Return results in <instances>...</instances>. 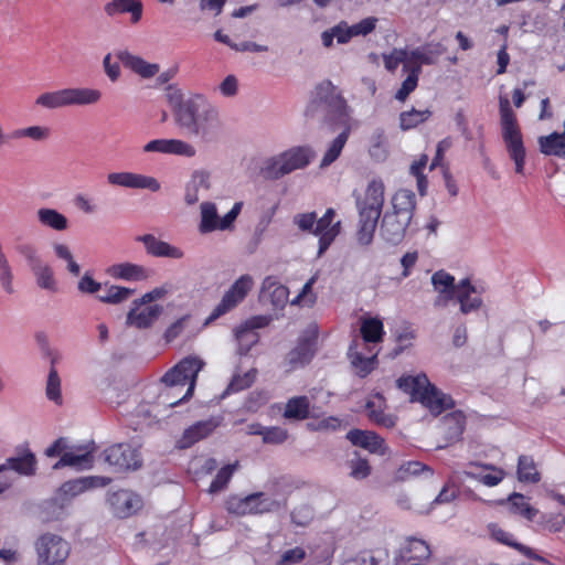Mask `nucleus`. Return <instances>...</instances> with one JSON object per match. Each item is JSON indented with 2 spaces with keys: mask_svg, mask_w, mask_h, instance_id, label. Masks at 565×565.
I'll return each instance as SVG.
<instances>
[{
  "mask_svg": "<svg viewBox=\"0 0 565 565\" xmlns=\"http://www.w3.org/2000/svg\"><path fill=\"white\" fill-rule=\"evenodd\" d=\"M177 124L189 134L204 140L212 139L220 129L216 109L202 95L183 99L180 90L169 95Z\"/></svg>",
  "mask_w": 565,
  "mask_h": 565,
  "instance_id": "1",
  "label": "nucleus"
},
{
  "mask_svg": "<svg viewBox=\"0 0 565 565\" xmlns=\"http://www.w3.org/2000/svg\"><path fill=\"white\" fill-rule=\"evenodd\" d=\"M384 191L383 181L373 179L369 182L363 196H356L355 203L359 212L356 239L361 245H369L373 241L384 205Z\"/></svg>",
  "mask_w": 565,
  "mask_h": 565,
  "instance_id": "2",
  "label": "nucleus"
},
{
  "mask_svg": "<svg viewBox=\"0 0 565 565\" xmlns=\"http://www.w3.org/2000/svg\"><path fill=\"white\" fill-rule=\"evenodd\" d=\"M397 387L408 394L411 401L419 402L434 415L455 406L452 397L433 385L425 374L403 375L397 380Z\"/></svg>",
  "mask_w": 565,
  "mask_h": 565,
  "instance_id": "3",
  "label": "nucleus"
},
{
  "mask_svg": "<svg viewBox=\"0 0 565 565\" xmlns=\"http://www.w3.org/2000/svg\"><path fill=\"white\" fill-rule=\"evenodd\" d=\"M203 366L204 362L200 358L190 355L182 359L162 376V382L167 386L162 395L167 397H174L173 390L178 386H186L184 394L180 398L175 401H167L169 406H177L192 397L198 374Z\"/></svg>",
  "mask_w": 565,
  "mask_h": 565,
  "instance_id": "4",
  "label": "nucleus"
},
{
  "mask_svg": "<svg viewBox=\"0 0 565 565\" xmlns=\"http://www.w3.org/2000/svg\"><path fill=\"white\" fill-rule=\"evenodd\" d=\"M499 110L503 142L510 158L515 163V172L521 174L524 170L526 152L516 115L507 97H500Z\"/></svg>",
  "mask_w": 565,
  "mask_h": 565,
  "instance_id": "5",
  "label": "nucleus"
},
{
  "mask_svg": "<svg viewBox=\"0 0 565 565\" xmlns=\"http://www.w3.org/2000/svg\"><path fill=\"white\" fill-rule=\"evenodd\" d=\"M334 209L329 207L320 218L316 212L299 213L294 216V223L300 231L319 237L318 255H322L341 232V222H334Z\"/></svg>",
  "mask_w": 565,
  "mask_h": 565,
  "instance_id": "6",
  "label": "nucleus"
},
{
  "mask_svg": "<svg viewBox=\"0 0 565 565\" xmlns=\"http://www.w3.org/2000/svg\"><path fill=\"white\" fill-rule=\"evenodd\" d=\"M100 98V90L95 88H63L39 95L35 99V105L45 109H56L68 106L94 105L98 103Z\"/></svg>",
  "mask_w": 565,
  "mask_h": 565,
  "instance_id": "7",
  "label": "nucleus"
},
{
  "mask_svg": "<svg viewBox=\"0 0 565 565\" xmlns=\"http://www.w3.org/2000/svg\"><path fill=\"white\" fill-rule=\"evenodd\" d=\"M274 502L266 499L263 492L250 493L246 497L230 495L225 502L228 514L236 516L257 515L271 511Z\"/></svg>",
  "mask_w": 565,
  "mask_h": 565,
  "instance_id": "8",
  "label": "nucleus"
},
{
  "mask_svg": "<svg viewBox=\"0 0 565 565\" xmlns=\"http://www.w3.org/2000/svg\"><path fill=\"white\" fill-rule=\"evenodd\" d=\"M38 565H62L70 554V545L61 536L46 533L35 543Z\"/></svg>",
  "mask_w": 565,
  "mask_h": 565,
  "instance_id": "9",
  "label": "nucleus"
},
{
  "mask_svg": "<svg viewBox=\"0 0 565 565\" xmlns=\"http://www.w3.org/2000/svg\"><path fill=\"white\" fill-rule=\"evenodd\" d=\"M253 286L254 280L250 275L245 274L237 278L230 287V289L224 294L221 301L215 306L207 318V322L214 321L235 309L241 302L244 301Z\"/></svg>",
  "mask_w": 565,
  "mask_h": 565,
  "instance_id": "10",
  "label": "nucleus"
},
{
  "mask_svg": "<svg viewBox=\"0 0 565 565\" xmlns=\"http://www.w3.org/2000/svg\"><path fill=\"white\" fill-rule=\"evenodd\" d=\"M105 460L116 471L136 470L141 467L139 450L129 444L120 443L105 449Z\"/></svg>",
  "mask_w": 565,
  "mask_h": 565,
  "instance_id": "11",
  "label": "nucleus"
},
{
  "mask_svg": "<svg viewBox=\"0 0 565 565\" xmlns=\"http://www.w3.org/2000/svg\"><path fill=\"white\" fill-rule=\"evenodd\" d=\"M353 348L354 340L349 347L348 358L354 373L359 377L364 379L377 367L380 349L374 343H367L365 347L361 345V348L359 347L355 350Z\"/></svg>",
  "mask_w": 565,
  "mask_h": 565,
  "instance_id": "12",
  "label": "nucleus"
},
{
  "mask_svg": "<svg viewBox=\"0 0 565 565\" xmlns=\"http://www.w3.org/2000/svg\"><path fill=\"white\" fill-rule=\"evenodd\" d=\"M430 555V546L426 541L411 536L399 548L393 565H424Z\"/></svg>",
  "mask_w": 565,
  "mask_h": 565,
  "instance_id": "13",
  "label": "nucleus"
},
{
  "mask_svg": "<svg viewBox=\"0 0 565 565\" xmlns=\"http://www.w3.org/2000/svg\"><path fill=\"white\" fill-rule=\"evenodd\" d=\"M315 103L323 104L329 115L337 118L347 116V102L342 95L337 92V87L331 81H323L316 87Z\"/></svg>",
  "mask_w": 565,
  "mask_h": 565,
  "instance_id": "14",
  "label": "nucleus"
},
{
  "mask_svg": "<svg viewBox=\"0 0 565 565\" xmlns=\"http://www.w3.org/2000/svg\"><path fill=\"white\" fill-rule=\"evenodd\" d=\"M107 503L113 514L119 519H127L142 508V500L138 494L122 489L109 492Z\"/></svg>",
  "mask_w": 565,
  "mask_h": 565,
  "instance_id": "15",
  "label": "nucleus"
},
{
  "mask_svg": "<svg viewBox=\"0 0 565 565\" xmlns=\"http://www.w3.org/2000/svg\"><path fill=\"white\" fill-rule=\"evenodd\" d=\"M107 181L111 185L128 189H148L152 192L160 190V183L156 178L134 172H111L107 175Z\"/></svg>",
  "mask_w": 565,
  "mask_h": 565,
  "instance_id": "16",
  "label": "nucleus"
},
{
  "mask_svg": "<svg viewBox=\"0 0 565 565\" xmlns=\"http://www.w3.org/2000/svg\"><path fill=\"white\" fill-rule=\"evenodd\" d=\"M431 285L438 296L434 300L435 308H445L455 299V294L458 289V284L455 277L444 269L437 270L431 276Z\"/></svg>",
  "mask_w": 565,
  "mask_h": 565,
  "instance_id": "17",
  "label": "nucleus"
},
{
  "mask_svg": "<svg viewBox=\"0 0 565 565\" xmlns=\"http://www.w3.org/2000/svg\"><path fill=\"white\" fill-rule=\"evenodd\" d=\"M446 47L440 44H426L419 47H416L409 52H407V61H405L404 68H415L418 66L419 73H422L423 65H431L436 62V58L444 54Z\"/></svg>",
  "mask_w": 565,
  "mask_h": 565,
  "instance_id": "18",
  "label": "nucleus"
},
{
  "mask_svg": "<svg viewBox=\"0 0 565 565\" xmlns=\"http://www.w3.org/2000/svg\"><path fill=\"white\" fill-rule=\"evenodd\" d=\"M386 399L382 393H375L365 404L369 419L377 426L392 428L396 425L397 417L386 413Z\"/></svg>",
  "mask_w": 565,
  "mask_h": 565,
  "instance_id": "19",
  "label": "nucleus"
},
{
  "mask_svg": "<svg viewBox=\"0 0 565 565\" xmlns=\"http://www.w3.org/2000/svg\"><path fill=\"white\" fill-rule=\"evenodd\" d=\"M411 221L386 212L381 223V236L388 243L397 245L403 241Z\"/></svg>",
  "mask_w": 565,
  "mask_h": 565,
  "instance_id": "20",
  "label": "nucleus"
},
{
  "mask_svg": "<svg viewBox=\"0 0 565 565\" xmlns=\"http://www.w3.org/2000/svg\"><path fill=\"white\" fill-rule=\"evenodd\" d=\"M347 438L354 446H359L372 454L385 455L387 447L385 440L376 433L371 430L351 429L347 434Z\"/></svg>",
  "mask_w": 565,
  "mask_h": 565,
  "instance_id": "21",
  "label": "nucleus"
},
{
  "mask_svg": "<svg viewBox=\"0 0 565 565\" xmlns=\"http://www.w3.org/2000/svg\"><path fill=\"white\" fill-rule=\"evenodd\" d=\"M284 160L282 171L287 174L305 169L315 158V151L309 146H297L281 152Z\"/></svg>",
  "mask_w": 565,
  "mask_h": 565,
  "instance_id": "22",
  "label": "nucleus"
},
{
  "mask_svg": "<svg viewBox=\"0 0 565 565\" xmlns=\"http://www.w3.org/2000/svg\"><path fill=\"white\" fill-rule=\"evenodd\" d=\"M139 299L134 301V307L127 315V323L138 329H146L152 326V323L159 318L162 312V307L159 305H152L141 308Z\"/></svg>",
  "mask_w": 565,
  "mask_h": 565,
  "instance_id": "23",
  "label": "nucleus"
},
{
  "mask_svg": "<svg viewBox=\"0 0 565 565\" xmlns=\"http://www.w3.org/2000/svg\"><path fill=\"white\" fill-rule=\"evenodd\" d=\"M289 290L279 284L274 277H266L259 294L264 303H270L275 309H281L288 301Z\"/></svg>",
  "mask_w": 565,
  "mask_h": 565,
  "instance_id": "24",
  "label": "nucleus"
},
{
  "mask_svg": "<svg viewBox=\"0 0 565 565\" xmlns=\"http://www.w3.org/2000/svg\"><path fill=\"white\" fill-rule=\"evenodd\" d=\"M318 333L315 329L310 337L301 338L298 344L287 354V362L290 370L308 364L313 356V347Z\"/></svg>",
  "mask_w": 565,
  "mask_h": 565,
  "instance_id": "25",
  "label": "nucleus"
},
{
  "mask_svg": "<svg viewBox=\"0 0 565 565\" xmlns=\"http://www.w3.org/2000/svg\"><path fill=\"white\" fill-rule=\"evenodd\" d=\"M477 294V288L469 278H465L458 282V289L455 299L460 305V312L468 315L478 310L482 306V298Z\"/></svg>",
  "mask_w": 565,
  "mask_h": 565,
  "instance_id": "26",
  "label": "nucleus"
},
{
  "mask_svg": "<svg viewBox=\"0 0 565 565\" xmlns=\"http://www.w3.org/2000/svg\"><path fill=\"white\" fill-rule=\"evenodd\" d=\"M218 424L220 423L214 418L194 423L184 430L181 438L179 439L178 443L180 448H190L201 439L206 438L215 430Z\"/></svg>",
  "mask_w": 565,
  "mask_h": 565,
  "instance_id": "27",
  "label": "nucleus"
},
{
  "mask_svg": "<svg viewBox=\"0 0 565 565\" xmlns=\"http://www.w3.org/2000/svg\"><path fill=\"white\" fill-rule=\"evenodd\" d=\"M360 338L354 339V348H361V345H366L367 343L379 344L383 341L384 326L381 319L379 318H364L361 321L360 327Z\"/></svg>",
  "mask_w": 565,
  "mask_h": 565,
  "instance_id": "28",
  "label": "nucleus"
},
{
  "mask_svg": "<svg viewBox=\"0 0 565 565\" xmlns=\"http://www.w3.org/2000/svg\"><path fill=\"white\" fill-rule=\"evenodd\" d=\"M468 467L469 468L477 467V468H482L484 470L490 471L488 473H476L471 470L463 471V475L467 478L473 479L487 487H495L505 478V471L502 468L497 467L491 463H482V462L471 461L468 463Z\"/></svg>",
  "mask_w": 565,
  "mask_h": 565,
  "instance_id": "29",
  "label": "nucleus"
},
{
  "mask_svg": "<svg viewBox=\"0 0 565 565\" xmlns=\"http://www.w3.org/2000/svg\"><path fill=\"white\" fill-rule=\"evenodd\" d=\"M140 241L145 244L147 253L154 257H168L180 259L184 255L182 249H180L179 247L170 245L167 242L160 241L151 234H146L141 236Z\"/></svg>",
  "mask_w": 565,
  "mask_h": 565,
  "instance_id": "30",
  "label": "nucleus"
},
{
  "mask_svg": "<svg viewBox=\"0 0 565 565\" xmlns=\"http://www.w3.org/2000/svg\"><path fill=\"white\" fill-rule=\"evenodd\" d=\"M142 9L143 6L140 0H111L104 7V11L108 17L130 13L132 23L140 21L142 17Z\"/></svg>",
  "mask_w": 565,
  "mask_h": 565,
  "instance_id": "31",
  "label": "nucleus"
},
{
  "mask_svg": "<svg viewBox=\"0 0 565 565\" xmlns=\"http://www.w3.org/2000/svg\"><path fill=\"white\" fill-rule=\"evenodd\" d=\"M0 467H2V472L4 470H13L22 476H32L36 470V459L33 452L25 449L18 456L8 458Z\"/></svg>",
  "mask_w": 565,
  "mask_h": 565,
  "instance_id": "32",
  "label": "nucleus"
},
{
  "mask_svg": "<svg viewBox=\"0 0 565 565\" xmlns=\"http://www.w3.org/2000/svg\"><path fill=\"white\" fill-rule=\"evenodd\" d=\"M415 207V193L411 190L401 189L392 198V211L390 213L412 221Z\"/></svg>",
  "mask_w": 565,
  "mask_h": 565,
  "instance_id": "33",
  "label": "nucleus"
},
{
  "mask_svg": "<svg viewBox=\"0 0 565 565\" xmlns=\"http://www.w3.org/2000/svg\"><path fill=\"white\" fill-rule=\"evenodd\" d=\"M107 273L113 278L128 281L145 280L149 277V270L147 268L132 263L115 264L107 269Z\"/></svg>",
  "mask_w": 565,
  "mask_h": 565,
  "instance_id": "34",
  "label": "nucleus"
},
{
  "mask_svg": "<svg viewBox=\"0 0 565 565\" xmlns=\"http://www.w3.org/2000/svg\"><path fill=\"white\" fill-rule=\"evenodd\" d=\"M489 531H490L491 537L494 541H497L498 543H501L509 547L515 548L516 551H519L520 553H522L523 555H525L527 557L539 559V561L543 562L544 564H548V562L545 561L543 557L534 555L533 551L530 547H527L521 543H518L514 540L513 534L507 532L505 530L500 527L498 524H490Z\"/></svg>",
  "mask_w": 565,
  "mask_h": 565,
  "instance_id": "35",
  "label": "nucleus"
},
{
  "mask_svg": "<svg viewBox=\"0 0 565 565\" xmlns=\"http://www.w3.org/2000/svg\"><path fill=\"white\" fill-rule=\"evenodd\" d=\"M282 417L288 420H305L310 417V399L306 395L290 397L286 404Z\"/></svg>",
  "mask_w": 565,
  "mask_h": 565,
  "instance_id": "36",
  "label": "nucleus"
},
{
  "mask_svg": "<svg viewBox=\"0 0 565 565\" xmlns=\"http://www.w3.org/2000/svg\"><path fill=\"white\" fill-rule=\"evenodd\" d=\"M119 60L126 67L130 68L143 78L153 77L159 72L158 64L148 63L143 58L128 52L120 53Z\"/></svg>",
  "mask_w": 565,
  "mask_h": 565,
  "instance_id": "37",
  "label": "nucleus"
},
{
  "mask_svg": "<svg viewBox=\"0 0 565 565\" xmlns=\"http://www.w3.org/2000/svg\"><path fill=\"white\" fill-rule=\"evenodd\" d=\"M540 151L545 156H554L565 159V135L552 132L539 137Z\"/></svg>",
  "mask_w": 565,
  "mask_h": 565,
  "instance_id": "38",
  "label": "nucleus"
},
{
  "mask_svg": "<svg viewBox=\"0 0 565 565\" xmlns=\"http://www.w3.org/2000/svg\"><path fill=\"white\" fill-rule=\"evenodd\" d=\"M94 456L93 450H84L83 452L66 451L63 452L60 460L54 465V468L71 466L81 469H89L93 467Z\"/></svg>",
  "mask_w": 565,
  "mask_h": 565,
  "instance_id": "39",
  "label": "nucleus"
},
{
  "mask_svg": "<svg viewBox=\"0 0 565 565\" xmlns=\"http://www.w3.org/2000/svg\"><path fill=\"white\" fill-rule=\"evenodd\" d=\"M516 473L521 482L537 483L541 481V473L531 456L521 455L519 457Z\"/></svg>",
  "mask_w": 565,
  "mask_h": 565,
  "instance_id": "40",
  "label": "nucleus"
},
{
  "mask_svg": "<svg viewBox=\"0 0 565 565\" xmlns=\"http://www.w3.org/2000/svg\"><path fill=\"white\" fill-rule=\"evenodd\" d=\"M334 39H337L339 44H347L351 41L349 23L347 21L342 20L334 26L321 33V41L326 47H331L333 45Z\"/></svg>",
  "mask_w": 565,
  "mask_h": 565,
  "instance_id": "41",
  "label": "nucleus"
},
{
  "mask_svg": "<svg viewBox=\"0 0 565 565\" xmlns=\"http://www.w3.org/2000/svg\"><path fill=\"white\" fill-rule=\"evenodd\" d=\"M220 217L214 203L203 202L201 204V223L199 230L202 234L218 230Z\"/></svg>",
  "mask_w": 565,
  "mask_h": 565,
  "instance_id": "42",
  "label": "nucleus"
},
{
  "mask_svg": "<svg viewBox=\"0 0 565 565\" xmlns=\"http://www.w3.org/2000/svg\"><path fill=\"white\" fill-rule=\"evenodd\" d=\"M38 218L42 225L55 231H64L68 225L66 216L54 209H40L38 211Z\"/></svg>",
  "mask_w": 565,
  "mask_h": 565,
  "instance_id": "43",
  "label": "nucleus"
},
{
  "mask_svg": "<svg viewBox=\"0 0 565 565\" xmlns=\"http://www.w3.org/2000/svg\"><path fill=\"white\" fill-rule=\"evenodd\" d=\"M238 467H239L238 461L223 466L217 471L215 478L212 480V482L207 489V492L211 494H215V493L224 491L227 488L234 472L238 469Z\"/></svg>",
  "mask_w": 565,
  "mask_h": 565,
  "instance_id": "44",
  "label": "nucleus"
},
{
  "mask_svg": "<svg viewBox=\"0 0 565 565\" xmlns=\"http://www.w3.org/2000/svg\"><path fill=\"white\" fill-rule=\"evenodd\" d=\"M270 317L268 316H255L248 319L242 327L236 329V338L243 340L245 335H250V344L258 341V335L254 332L255 329H262L269 324Z\"/></svg>",
  "mask_w": 565,
  "mask_h": 565,
  "instance_id": "45",
  "label": "nucleus"
},
{
  "mask_svg": "<svg viewBox=\"0 0 565 565\" xmlns=\"http://www.w3.org/2000/svg\"><path fill=\"white\" fill-rule=\"evenodd\" d=\"M209 174L205 172H194L192 180L188 183L185 189L184 200L186 204L193 205L199 201V189H209Z\"/></svg>",
  "mask_w": 565,
  "mask_h": 565,
  "instance_id": "46",
  "label": "nucleus"
},
{
  "mask_svg": "<svg viewBox=\"0 0 565 565\" xmlns=\"http://www.w3.org/2000/svg\"><path fill=\"white\" fill-rule=\"evenodd\" d=\"M284 160L281 153L267 158L264 160L259 174L266 180H278L285 175L287 172L282 171Z\"/></svg>",
  "mask_w": 565,
  "mask_h": 565,
  "instance_id": "47",
  "label": "nucleus"
},
{
  "mask_svg": "<svg viewBox=\"0 0 565 565\" xmlns=\"http://www.w3.org/2000/svg\"><path fill=\"white\" fill-rule=\"evenodd\" d=\"M350 135V128H345L329 146L327 149L320 167L326 168L333 163L341 154Z\"/></svg>",
  "mask_w": 565,
  "mask_h": 565,
  "instance_id": "48",
  "label": "nucleus"
},
{
  "mask_svg": "<svg viewBox=\"0 0 565 565\" xmlns=\"http://www.w3.org/2000/svg\"><path fill=\"white\" fill-rule=\"evenodd\" d=\"M96 486H97V478L86 477V478L68 480V481L64 482L61 486L60 491L64 495L76 497Z\"/></svg>",
  "mask_w": 565,
  "mask_h": 565,
  "instance_id": "49",
  "label": "nucleus"
},
{
  "mask_svg": "<svg viewBox=\"0 0 565 565\" xmlns=\"http://www.w3.org/2000/svg\"><path fill=\"white\" fill-rule=\"evenodd\" d=\"M509 503L513 513L523 516L527 521H533L539 512L526 501V498L521 493H512L509 497Z\"/></svg>",
  "mask_w": 565,
  "mask_h": 565,
  "instance_id": "50",
  "label": "nucleus"
},
{
  "mask_svg": "<svg viewBox=\"0 0 565 565\" xmlns=\"http://www.w3.org/2000/svg\"><path fill=\"white\" fill-rule=\"evenodd\" d=\"M431 116V111L429 109L417 110L412 108L407 111H402L399 114V127L402 130H409L416 128L418 125L425 122Z\"/></svg>",
  "mask_w": 565,
  "mask_h": 565,
  "instance_id": "51",
  "label": "nucleus"
},
{
  "mask_svg": "<svg viewBox=\"0 0 565 565\" xmlns=\"http://www.w3.org/2000/svg\"><path fill=\"white\" fill-rule=\"evenodd\" d=\"M403 72L407 74L406 78L403 81L399 89L395 94V98L399 102H405L406 98L413 93L417 85L419 78V68L416 66L415 68H404Z\"/></svg>",
  "mask_w": 565,
  "mask_h": 565,
  "instance_id": "52",
  "label": "nucleus"
},
{
  "mask_svg": "<svg viewBox=\"0 0 565 565\" xmlns=\"http://www.w3.org/2000/svg\"><path fill=\"white\" fill-rule=\"evenodd\" d=\"M45 394L46 397L54 402L56 405L63 404V397L61 393V379L58 376L57 370L54 366V360H52V366L49 372Z\"/></svg>",
  "mask_w": 565,
  "mask_h": 565,
  "instance_id": "53",
  "label": "nucleus"
},
{
  "mask_svg": "<svg viewBox=\"0 0 565 565\" xmlns=\"http://www.w3.org/2000/svg\"><path fill=\"white\" fill-rule=\"evenodd\" d=\"M36 284L40 288L46 289L50 291H56V281L54 279V274L52 268L49 265L41 264L32 269Z\"/></svg>",
  "mask_w": 565,
  "mask_h": 565,
  "instance_id": "54",
  "label": "nucleus"
},
{
  "mask_svg": "<svg viewBox=\"0 0 565 565\" xmlns=\"http://www.w3.org/2000/svg\"><path fill=\"white\" fill-rule=\"evenodd\" d=\"M50 136V129L42 126H31L26 128H19L13 130L10 135V139L30 138L35 141H41Z\"/></svg>",
  "mask_w": 565,
  "mask_h": 565,
  "instance_id": "55",
  "label": "nucleus"
},
{
  "mask_svg": "<svg viewBox=\"0 0 565 565\" xmlns=\"http://www.w3.org/2000/svg\"><path fill=\"white\" fill-rule=\"evenodd\" d=\"M257 371L252 369L244 374H235L227 388L226 393H236L249 388L256 380Z\"/></svg>",
  "mask_w": 565,
  "mask_h": 565,
  "instance_id": "56",
  "label": "nucleus"
},
{
  "mask_svg": "<svg viewBox=\"0 0 565 565\" xmlns=\"http://www.w3.org/2000/svg\"><path fill=\"white\" fill-rule=\"evenodd\" d=\"M132 294V289L113 285L107 288L104 295H99L98 299L106 303H120L127 300Z\"/></svg>",
  "mask_w": 565,
  "mask_h": 565,
  "instance_id": "57",
  "label": "nucleus"
},
{
  "mask_svg": "<svg viewBox=\"0 0 565 565\" xmlns=\"http://www.w3.org/2000/svg\"><path fill=\"white\" fill-rule=\"evenodd\" d=\"M376 23H377L376 18L369 17L353 25H349V33H350L351 40L354 36H360V35L365 36L367 34L372 33L376 28Z\"/></svg>",
  "mask_w": 565,
  "mask_h": 565,
  "instance_id": "58",
  "label": "nucleus"
},
{
  "mask_svg": "<svg viewBox=\"0 0 565 565\" xmlns=\"http://www.w3.org/2000/svg\"><path fill=\"white\" fill-rule=\"evenodd\" d=\"M17 252L25 258L31 270L41 265V258L38 254V248L30 243H23L17 246Z\"/></svg>",
  "mask_w": 565,
  "mask_h": 565,
  "instance_id": "59",
  "label": "nucleus"
},
{
  "mask_svg": "<svg viewBox=\"0 0 565 565\" xmlns=\"http://www.w3.org/2000/svg\"><path fill=\"white\" fill-rule=\"evenodd\" d=\"M288 438V430L279 426L266 427L263 436L265 444L280 445Z\"/></svg>",
  "mask_w": 565,
  "mask_h": 565,
  "instance_id": "60",
  "label": "nucleus"
},
{
  "mask_svg": "<svg viewBox=\"0 0 565 565\" xmlns=\"http://www.w3.org/2000/svg\"><path fill=\"white\" fill-rule=\"evenodd\" d=\"M306 551L300 546L285 551L276 565H296L306 558Z\"/></svg>",
  "mask_w": 565,
  "mask_h": 565,
  "instance_id": "61",
  "label": "nucleus"
},
{
  "mask_svg": "<svg viewBox=\"0 0 565 565\" xmlns=\"http://www.w3.org/2000/svg\"><path fill=\"white\" fill-rule=\"evenodd\" d=\"M349 466L351 469L350 476L356 480L365 479L371 473V467L369 465L367 459H352L350 460Z\"/></svg>",
  "mask_w": 565,
  "mask_h": 565,
  "instance_id": "62",
  "label": "nucleus"
},
{
  "mask_svg": "<svg viewBox=\"0 0 565 565\" xmlns=\"http://www.w3.org/2000/svg\"><path fill=\"white\" fill-rule=\"evenodd\" d=\"M317 280L316 276H312L302 287L300 294L291 301L292 305L306 303L312 306L316 302V295L312 292V287Z\"/></svg>",
  "mask_w": 565,
  "mask_h": 565,
  "instance_id": "63",
  "label": "nucleus"
},
{
  "mask_svg": "<svg viewBox=\"0 0 565 565\" xmlns=\"http://www.w3.org/2000/svg\"><path fill=\"white\" fill-rule=\"evenodd\" d=\"M343 565H382L381 562L369 551H363L354 557L347 559Z\"/></svg>",
  "mask_w": 565,
  "mask_h": 565,
  "instance_id": "64",
  "label": "nucleus"
}]
</instances>
